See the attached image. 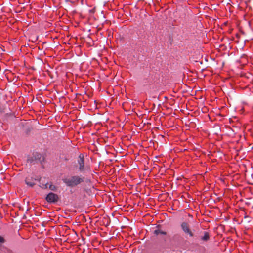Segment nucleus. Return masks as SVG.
Here are the masks:
<instances>
[{
  "mask_svg": "<svg viewBox=\"0 0 253 253\" xmlns=\"http://www.w3.org/2000/svg\"><path fill=\"white\" fill-rule=\"evenodd\" d=\"M77 162L79 165V171L80 172L84 173L86 170L89 169L87 166H85L84 165V156L82 154L79 156Z\"/></svg>",
  "mask_w": 253,
  "mask_h": 253,
  "instance_id": "2",
  "label": "nucleus"
},
{
  "mask_svg": "<svg viewBox=\"0 0 253 253\" xmlns=\"http://www.w3.org/2000/svg\"><path fill=\"white\" fill-rule=\"evenodd\" d=\"M227 190H230V189H227Z\"/></svg>",
  "mask_w": 253,
  "mask_h": 253,
  "instance_id": "10",
  "label": "nucleus"
},
{
  "mask_svg": "<svg viewBox=\"0 0 253 253\" xmlns=\"http://www.w3.org/2000/svg\"><path fill=\"white\" fill-rule=\"evenodd\" d=\"M181 227L185 233L188 234L190 237H192L193 236V234L189 229V226L187 223H182L181 224Z\"/></svg>",
  "mask_w": 253,
  "mask_h": 253,
  "instance_id": "4",
  "label": "nucleus"
},
{
  "mask_svg": "<svg viewBox=\"0 0 253 253\" xmlns=\"http://www.w3.org/2000/svg\"><path fill=\"white\" fill-rule=\"evenodd\" d=\"M46 200L50 203H56L58 201L59 199V196L53 192H50L46 196Z\"/></svg>",
  "mask_w": 253,
  "mask_h": 253,
  "instance_id": "3",
  "label": "nucleus"
},
{
  "mask_svg": "<svg viewBox=\"0 0 253 253\" xmlns=\"http://www.w3.org/2000/svg\"><path fill=\"white\" fill-rule=\"evenodd\" d=\"M25 182L26 184L29 186V187H32L35 184L34 182L33 181H29L28 178H26L25 180Z\"/></svg>",
  "mask_w": 253,
  "mask_h": 253,
  "instance_id": "7",
  "label": "nucleus"
},
{
  "mask_svg": "<svg viewBox=\"0 0 253 253\" xmlns=\"http://www.w3.org/2000/svg\"><path fill=\"white\" fill-rule=\"evenodd\" d=\"M209 239V235L207 232H205L204 235L201 237V239L204 241H207Z\"/></svg>",
  "mask_w": 253,
  "mask_h": 253,
  "instance_id": "8",
  "label": "nucleus"
},
{
  "mask_svg": "<svg viewBox=\"0 0 253 253\" xmlns=\"http://www.w3.org/2000/svg\"><path fill=\"white\" fill-rule=\"evenodd\" d=\"M4 242V238L0 236V243H3Z\"/></svg>",
  "mask_w": 253,
  "mask_h": 253,
  "instance_id": "9",
  "label": "nucleus"
},
{
  "mask_svg": "<svg viewBox=\"0 0 253 253\" xmlns=\"http://www.w3.org/2000/svg\"><path fill=\"white\" fill-rule=\"evenodd\" d=\"M43 189H48L49 190H54L55 188V186L53 185L51 183H46L45 184H43V186L42 187Z\"/></svg>",
  "mask_w": 253,
  "mask_h": 253,
  "instance_id": "5",
  "label": "nucleus"
},
{
  "mask_svg": "<svg viewBox=\"0 0 253 253\" xmlns=\"http://www.w3.org/2000/svg\"><path fill=\"white\" fill-rule=\"evenodd\" d=\"M154 234L156 235H158L159 234L166 235V232L165 231H163L160 229H157L154 231Z\"/></svg>",
  "mask_w": 253,
  "mask_h": 253,
  "instance_id": "6",
  "label": "nucleus"
},
{
  "mask_svg": "<svg viewBox=\"0 0 253 253\" xmlns=\"http://www.w3.org/2000/svg\"><path fill=\"white\" fill-rule=\"evenodd\" d=\"M62 180L67 186L74 187L84 182V177L78 175L67 176L64 177Z\"/></svg>",
  "mask_w": 253,
  "mask_h": 253,
  "instance_id": "1",
  "label": "nucleus"
}]
</instances>
